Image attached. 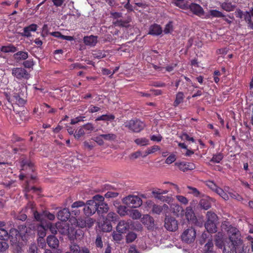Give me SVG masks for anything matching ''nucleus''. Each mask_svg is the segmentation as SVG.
<instances>
[{
	"mask_svg": "<svg viewBox=\"0 0 253 253\" xmlns=\"http://www.w3.org/2000/svg\"><path fill=\"white\" fill-rule=\"evenodd\" d=\"M222 227L227 231L229 242L224 246V234L221 232H218L215 235L216 246L220 249L224 247L223 253H240L243 243L240 232L237 228L233 227L228 222L223 223Z\"/></svg>",
	"mask_w": 253,
	"mask_h": 253,
	"instance_id": "obj_1",
	"label": "nucleus"
},
{
	"mask_svg": "<svg viewBox=\"0 0 253 253\" xmlns=\"http://www.w3.org/2000/svg\"><path fill=\"white\" fill-rule=\"evenodd\" d=\"M104 200V197L100 195H96L94 196L91 200H88L86 202V206L83 209L84 214L89 216L96 212L97 210V206H98V201L101 202Z\"/></svg>",
	"mask_w": 253,
	"mask_h": 253,
	"instance_id": "obj_2",
	"label": "nucleus"
},
{
	"mask_svg": "<svg viewBox=\"0 0 253 253\" xmlns=\"http://www.w3.org/2000/svg\"><path fill=\"white\" fill-rule=\"evenodd\" d=\"M20 89H21V92L13 93L12 97L7 93H5V98L8 102L9 105V106L7 107L10 110H11V108H13V104L14 103L19 106H23L25 104V100L22 98L21 96L24 95V92L27 90V87L23 85V87L20 88Z\"/></svg>",
	"mask_w": 253,
	"mask_h": 253,
	"instance_id": "obj_3",
	"label": "nucleus"
},
{
	"mask_svg": "<svg viewBox=\"0 0 253 253\" xmlns=\"http://www.w3.org/2000/svg\"><path fill=\"white\" fill-rule=\"evenodd\" d=\"M20 166L21 171L30 173L29 176L30 177V180H34L36 179V175L32 174L35 170V166L30 160L25 156H22L20 158Z\"/></svg>",
	"mask_w": 253,
	"mask_h": 253,
	"instance_id": "obj_4",
	"label": "nucleus"
},
{
	"mask_svg": "<svg viewBox=\"0 0 253 253\" xmlns=\"http://www.w3.org/2000/svg\"><path fill=\"white\" fill-rule=\"evenodd\" d=\"M11 74L18 81H27L30 78L29 72L23 67L12 68Z\"/></svg>",
	"mask_w": 253,
	"mask_h": 253,
	"instance_id": "obj_5",
	"label": "nucleus"
},
{
	"mask_svg": "<svg viewBox=\"0 0 253 253\" xmlns=\"http://www.w3.org/2000/svg\"><path fill=\"white\" fill-rule=\"evenodd\" d=\"M125 127L134 132H139L144 127V123L138 119H132L125 124Z\"/></svg>",
	"mask_w": 253,
	"mask_h": 253,
	"instance_id": "obj_6",
	"label": "nucleus"
},
{
	"mask_svg": "<svg viewBox=\"0 0 253 253\" xmlns=\"http://www.w3.org/2000/svg\"><path fill=\"white\" fill-rule=\"evenodd\" d=\"M123 203L129 207L136 208L142 205V201L137 196L128 195L123 199Z\"/></svg>",
	"mask_w": 253,
	"mask_h": 253,
	"instance_id": "obj_7",
	"label": "nucleus"
},
{
	"mask_svg": "<svg viewBox=\"0 0 253 253\" xmlns=\"http://www.w3.org/2000/svg\"><path fill=\"white\" fill-rule=\"evenodd\" d=\"M181 239L186 243L193 242L196 238V231L193 228H188L182 234Z\"/></svg>",
	"mask_w": 253,
	"mask_h": 253,
	"instance_id": "obj_8",
	"label": "nucleus"
},
{
	"mask_svg": "<svg viewBox=\"0 0 253 253\" xmlns=\"http://www.w3.org/2000/svg\"><path fill=\"white\" fill-rule=\"evenodd\" d=\"M165 227L169 231H175L178 228L177 221L172 216L166 215L165 219Z\"/></svg>",
	"mask_w": 253,
	"mask_h": 253,
	"instance_id": "obj_9",
	"label": "nucleus"
},
{
	"mask_svg": "<svg viewBox=\"0 0 253 253\" xmlns=\"http://www.w3.org/2000/svg\"><path fill=\"white\" fill-rule=\"evenodd\" d=\"M35 226L31 225V227H27L24 225H20L18 226V229L20 231V236L24 240L26 239L28 236L33 234L34 232V228Z\"/></svg>",
	"mask_w": 253,
	"mask_h": 253,
	"instance_id": "obj_10",
	"label": "nucleus"
},
{
	"mask_svg": "<svg viewBox=\"0 0 253 253\" xmlns=\"http://www.w3.org/2000/svg\"><path fill=\"white\" fill-rule=\"evenodd\" d=\"M131 221L130 220H121L117 224L116 229L119 233H126L130 228Z\"/></svg>",
	"mask_w": 253,
	"mask_h": 253,
	"instance_id": "obj_11",
	"label": "nucleus"
},
{
	"mask_svg": "<svg viewBox=\"0 0 253 253\" xmlns=\"http://www.w3.org/2000/svg\"><path fill=\"white\" fill-rule=\"evenodd\" d=\"M175 165L177 166L180 170L184 172L188 170H192L196 168L195 165L193 163L188 162H176Z\"/></svg>",
	"mask_w": 253,
	"mask_h": 253,
	"instance_id": "obj_12",
	"label": "nucleus"
},
{
	"mask_svg": "<svg viewBox=\"0 0 253 253\" xmlns=\"http://www.w3.org/2000/svg\"><path fill=\"white\" fill-rule=\"evenodd\" d=\"M142 223L146 226L149 230H153L155 228V220L153 217L148 214L144 215L141 220Z\"/></svg>",
	"mask_w": 253,
	"mask_h": 253,
	"instance_id": "obj_13",
	"label": "nucleus"
},
{
	"mask_svg": "<svg viewBox=\"0 0 253 253\" xmlns=\"http://www.w3.org/2000/svg\"><path fill=\"white\" fill-rule=\"evenodd\" d=\"M57 229L61 234L68 235L70 237V229L69 225L65 222L57 223Z\"/></svg>",
	"mask_w": 253,
	"mask_h": 253,
	"instance_id": "obj_14",
	"label": "nucleus"
},
{
	"mask_svg": "<svg viewBox=\"0 0 253 253\" xmlns=\"http://www.w3.org/2000/svg\"><path fill=\"white\" fill-rule=\"evenodd\" d=\"M30 175V173L24 172V171H21V173L20 174L19 177V179L21 180H24V178H26L27 180V184L26 185V189L27 190L30 191L31 190H34V191H38L39 189L35 186H30L29 184V183L31 182L32 181V180H30V177L29 176Z\"/></svg>",
	"mask_w": 253,
	"mask_h": 253,
	"instance_id": "obj_15",
	"label": "nucleus"
},
{
	"mask_svg": "<svg viewBox=\"0 0 253 253\" xmlns=\"http://www.w3.org/2000/svg\"><path fill=\"white\" fill-rule=\"evenodd\" d=\"M71 212L67 208H64L57 213V218L61 221H66L70 218Z\"/></svg>",
	"mask_w": 253,
	"mask_h": 253,
	"instance_id": "obj_16",
	"label": "nucleus"
},
{
	"mask_svg": "<svg viewBox=\"0 0 253 253\" xmlns=\"http://www.w3.org/2000/svg\"><path fill=\"white\" fill-rule=\"evenodd\" d=\"M104 200L101 202L98 201V206H97V213L99 215H103V214L106 213L109 210V207L107 204L105 203Z\"/></svg>",
	"mask_w": 253,
	"mask_h": 253,
	"instance_id": "obj_17",
	"label": "nucleus"
},
{
	"mask_svg": "<svg viewBox=\"0 0 253 253\" xmlns=\"http://www.w3.org/2000/svg\"><path fill=\"white\" fill-rule=\"evenodd\" d=\"M38 25L36 24H32L23 28V33L21 34L22 36L29 38L31 36V32H35L37 30Z\"/></svg>",
	"mask_w": 253,
	"mask_h": 253,
	"instance_id": "obj_18",
	"label": "nucleus"
},
{
	"mask_svg": "<svg viewBox=\"0 0 253 253\" xmlns=\"http://www.w3.org/2000/svg\"><path fill=\"white\" fill-rule=\"evenodd\" d=\"M46 242L52 249H56L59 246V240L54 235H50L47 237Z\"/></svg>",
	"mask_w": 253,
	"mask_h": 253,
	"instance_id": "obj_19",
	"label": "nucleus"
},
{
	"mask_svg": "<svg viewBox=\"0 0 253 253\" xmlns=\"http://www.w3.org/2000/svg\"><path fill=\"white\" fill-rule=\"evenodd\" d=\"M162 29L161 26L155 24L151 25L149 28L148 34L153 36H158L162 34Z\"/></svg>",
	"mask_w": 253,
	"mask_h": 253,
	"instance_id": "obj_20",
	"label": "nucleus"
},
{
	"mask_svg": "<svg viewBox=\"0 0 253 253\" xmlns=\"http://www.w3.org/2000/svg\"><path fill=\"white\" fill-rule=\"evenodd\" d=\"M13 141L15 142H21L20 144L18 146V147H16L13 148V152L14 154L17 153L18 152H24L26 150V148L24 143L23 140L20 137H16L15 140H13Z\"/></svg>",
	"mask_w": 253,
	"mask_h": 253,
	"instance_id": "obj_21",
	"label": "nucleus"
},
{
	"mask_svg": "<svg viewBox=\"0 0 253 253\" xmlns=\"http://www.w3.org/2000/svg\"><path fill=\"white\" fill-rule=\"evenodd\" d=\"M97 38L96 36L91 35L90 36L84 37V42L86 45L93 46L97 43Z\"/></svg>",
	"mask_w": 253,
	"mask_h": 253,
	"instance_id": "obj_22",
	"label": "nucleus"
},
{
	"mask_svg": "<svg viewBox=\"0 0 253 253\" xmlns=\"http://www.w3.org/2000/svg\"><path fill=\"white\" fill-rule=\"evenodd\" d=\"M200 207L205 210H208L211 207V199L209 197H207L205 198H202L199 202Z\"/></svg>",
	"mask_w": 253,
	"mask_h": 253,
	"instance_id": "obj_23",
	"label": "nucleus"
},
{
	"mask_svg": "<svg viewBox=\"0 0 253 253\" xmlns=\"http://www.w3.org/2000/svg\"><path fill=\"white\" fill-rule=\"evenodd\" d=\"M189 8L196 15H200L204 13V10L199 4L192 3L190 5Z\"/></svg>",
	"mask_w": 253,
	"mask_h": 253,
	"instance_id": "obj_24",
	"label": "nucleus"
},
{
	"mask_svg": "<svg viewBox=\"0 0 253 253\" xmlns=\"http://www.w3.org/2000/svg\"><path fill=\"white\" fill-rule=\"evenodd\" d=\"M185 217L188 221H194L196 219V216L192 207H188L186 208Z\"/></svg>",
	"mask_w": 253,
	"mask_h": 253,
	"instance_id": "obj_25",
	"label": "nucleus"
},
{
	"mask_svg": "<svg viewBox=\"0 0 253 253\" xmlns=\"http://www.w3.org/2000/svg\"><path fill=\"white\" fill-rule=\"evenodd\" d=\"M205 227L209 233H215L216 230V222H207L205 224Z\"/></svg>",
	"mask_w": 253,
	"mask_h": 253,
	"instance_id": "obj_26",
	"label": "nucleus"
},
{
	"mask_svg": "<svg viewBox=\"0 0 253 253\" xmlns=\"http://www.w3.org/2000/svg\"><path fill=\"white\" fill-rule=\"evenodd\" d=\"M14 57L17 61L24 60L28 57V53L26 51H18L14 54Z\"/></svg>",
	"mask_w": 253,
	"mask_h": 253,
	"instance_id": "obj_27",
	"label": "nucleus"
},
{
	"mask_svg": "<svg viewBox=\"0 0 253 253\" xmlns=\"http://www.w3.org/2000/svg\"><path fill=\"white\" fill-rule=\"evenodd\" d=\"M184 95L183 92L179 91L176 94L175 99L173 102V106L177 107L180 103L183 102Z\"/></svg>",
	"mask_w": 253,
	"mask_h": 253,
	"instance_id": "obj_28",
	"label": "nucleus"
},
{
	"mask_svg": "<svg viewBox=\"0 0 253 253\" xmlns=\"http://www.w3.org/2000/svg\"><path fill=\"white\" fill-rule=\"evenodd\" d=\"M118 218L119 216L118 214L113 212H110L108 213L106 218V223H107L108 222L110 223L111 222H115L117 221Z\"/></svg>",
	"mask_w": 253,
	"mask_h": 253,
	"instance_id": "obj_29",
	"label": "nucleus"
},
{
	"mask_svg": "<svg viewBox=\"0 0 253 253\" xmlns=\"http://www.w3.org/2000/svg\"><path fill=\"white\" fill-rule=\"evenodd\" d=\"M130 20H123L122 19H117L115 21L113 22L114 24L116 26H120L122 27H128L129 25Z\"/></svg>",
	"mask_w": 253,
	"mask_h": 253,
	"instance_id": "obj_30",
	"label": "nucleus"
},
{
	"mask_svg": "<svg viewBox=\"0 0 253 253\" xmlns=\"http://www.w3.org/2000/svg\"><path fill=\"white\" fill-rule=\"evenodd\" d=\"M208 18H213V17H224V15L223 14V13L216 9L214 10H210L209 12V14L208 15Z\"/></svg>",
	"mask_w": 253,
	"mask_h": 253,
	"instance_id": "obj_31",
	"label": "nucleus"
},
{
	"mask_svg": "<svg viewBox=\"0 0 253 253\" xmlns=\"http://www.w3.org/2000/svg\"><path fill=\"white\" fill-rule=\"evenodd\" d=\"M115 117L113 114H106V115H102L98 117L96 119V121H111L115 119Z\"/></svg>",
	"mask_w": 253,
	"mask_h": 253,
	"instance_id": "obj_32",
	"label": "nucleus"
},
{
	"mask_svg": "<svg viewBox=\"0 0 253 253\" xmlns=\"http://www.w3.org/2000/svg\"><path fill=\"white\" fill-rule=\"evenodd\" d=\"M187 188L190 190L188 193L193 195L194 197H201L203 196V194L196 188L190 186H188Z\"/></svg>",
	"mask_w": 253,
	"mask_h": 253,
	"instance_id": "obj_33",
	"label": "nucleus"
},
{
	"mask_svg": "<svg viewBox=\"0 0 253 253\" xmlns=\"http://www.w3.org/2000/svg\"><path fill=\"white\" fill-rule=\"evenodd\" d=\"M20 236V231L15 228H11L8 232V239L11 237L12 239L17 240V237Z\"/></svg>",
	"mask_w": 253,
	"mask_h": 253,
	"instance_id": "obj_34",
	"label": "nucleus"
},
{
	"mask_svg": "<svg viewBox=\"0 0 253 253\" xmlns=\"http://www.w3.org/2000/svg\"><path fill=\"white\" fill-rule=\"evenodd\" d=\"M207 222H216L217 221V216L213 212L209 211L207 212L206 214Z\"/></svg>",
	"mask_w": 253,
	"mask_h": 253,
	"instance_id": "obj_35",
	"label": "nucleus"
},
{
	"mask_svg": "<svg viewBox=\"0 0 253 253\" xmlns=\"http://www.w3.org/2000/svg\"><path fill=\"white\" fill-rule=\"evenodd\" d=\"M170 210L174 214L178 215L183 211L182 208L178 204H174L170 206Z\"/></svg>",
	"mask_w": 253,
	"mask_h": 253,
	"instance_id": "obj_36",
	"label": "nucleus"
},
{
	"mask_svg": "<svg viewBox=\"0 0 253 253\" xmlns=\"http://www.w3.org/2000/svg\"><path fill=\"white\" fill-rule=\"evenodd\" d=\"M158 195H155V198L160 200V201L166 202L168 204H169L170 203L172 202V198L171 196H164L163 195H161L160 193H158Z\"/></svg>",
	"mask_w": 253,
	"mask_h": 253,
	"instance_id": "obj_37",
	"label": "nucleus"
},
{
	"mask_svg": "<svg viewBox=\"0 0 253 253\" xmlns=\"http://www.w3.org/2000/svg\"><path fill=\"white\" fill-rule=\"evenodd\" d=\"M213 244L212 240H209L204 247V253H214L213 251Z\"/></svg>",
	"mask_w": 253,
	"mask_h": 253,
	"instance_id": "obj_38",
	"label": "nucleus"
},
{
	"mask_svg": "<svg viewBox=\"0 0 253 253\" xmlns=\"http://www.w3.org/2000/svg\"><path fill=\"white\" fill-rule=\"evenodd\" d=\"M0 50L2 52L7 53V52H15L17 51V48L12 45H8V46H2Z\"/></svg>",
	"mask_w": 253,
	"mask_h": 253,
	"instance_id": "obj_39",
	"label": "nucleus"
},
{
	"mask_svg": "<svg viewBox=\"0 0 253 253\" xmlns=\"http://www.w3.org/2000/svg\"><path fill=\"white\" fill-rule=\"evenodd\" d=\"M223 158V155L221 153H218L213 155L210 162L213 163H219Z\"/></svg>",
	"mask_w": 253,
	"mask_h": 253,
	"instance_id": "obj_40",
	"label": "nucleus"
},
{
	"mask_svg": "<svg viewBox=\"0 0 253 253\" xmlns=\"http://www.w3.org/2000/svg\"><path fill=\"white\" fill-rule=\"evenodd\" d=\"M105 140L113 141L117 139V136L116 134L114 133H108L101 134Z\"/></svg>",
	"mask_w": 253,
	"mask_h": 253,
	"instance_id": "obj_41",
	"label": "nucleus"
},
{
	"mask_svg": "<svg viewBox=\"0 0 253 253\" xmlns=\"http://www.w3.org/2000/svg\"><path fill=\"white\" fill-rule=\"evenodd\" d=\"M149 140L146 138H138L134 140V142L139 146H146L149 144Z\"/></svg>",
	"mask_w": 253,
	"mask_h": 253,
	"instance_id": "obj_42",
	"label": "nucleus"
},
{
	"mask_svg": "<svg viewBox=\"0 0 253 253\" xmlns=\"http://www.w3.org/2000/svg\"><path fill=\"white\" fill-rule=\"evenodd\" d=\"M221 6L222 9H223L224 10H225L227 11H231L233 10L234 8V6H233V5L232 4V3L231 2H223L221 4Z\"/></svg>",
	"mask_w": 253,
	"mask_h": 253,
	"instance_id": "obj_43",
	"label": "nucleus"
},
{
	"mask_svg": "<svg viewBox=\"0 0 253 253\" xmlns=\"http://www.w3.org/2000/svg\"><path fill=\"white\" fill-rule=\"evenodd\" d=\"M0 239L6 241L8 239V232L4 227L0 229Z\"/></svg>",
	"mask_w": 253,
	"mask_h": 253,
	"instance_id": "obj_44",
	"label": "nucleus"
},
{
	"mask_svg": "<svg viewBox=\"0 0 253 253\" xmlns=\"http://www.w3.org/2000/svg\"><path fill=\"white\" fill-rule=\"evenodd\" d=\"M161 148L158 145H154L152 147L148 148L145 152L146 155L147 156L148 155L154 153L155 152L160 150Z\"/></svg>",
	"mask_w": 253,
	"mask_h": 253,
	"instance_id": "obj_45",
	"label": "nucleus"
},
{
	"mask_svg": "<svg viewBox=\"0 0 253 253\" xmlns=\"http://www.w3.org/2000/svg\"><path fill=\"white\" fill-rule=\"evenodd\" d=\"M137 237L136 234L132 232H129L126 236V242L127 243L133 242Z\"/></svg>",
	"mask_w": 253,
	"mask_h": 253,
	"instance_id": "obj_46",
	"label": "nucleus"
},
{
	"mask_svg": "<svg viewBox=\"0 0 253 253\" xmlns=\"http://www.w3.org/2000/svg\"><path fill=\"white\" fill-rule=\"evenodd\" d=\"M8 245L6 241L0 239V252L4 253L8 249Z\"/></svg>",
	"mask_w": 253,
	"mask_h": 253,
	"instance_id": "obj_47",
	"label": "nucleus"
},
{
	"mask_svg": "<svg viewBox=\"0 0 253 253\" xmlns=\"http://www.w3.org/2000/svg\"><path fill=\"white\" fill-rule=\"evenodd\" d=\"M225 200H228V195L223 191L222 189L218 187L215 192Z\"/></svg>",
	"mask_w": 253,
	"mask_h": 253,
	"instance_id": "obj_48",
	"label": "nucleus"
},
{
	"mask_svg": "<svg viewBox=\"0 0 253 253\" xmlns=\"http://www.w3.org/2000/svg\"><path fill=\"white\" fill-rule=\"evenodd\" d=\"M85 133V132L84 130V128L82 126L75 131L74 136L76 139H79L81 137L84 136Z\"/></svg>",
	"mask_w": 253,
	"mask_h": 253,
	"instance_id": "obj_49",
	"label": "nucleus"
},
{
	"mask_svg": "<svg viewBox=\"0 0 253 253\" xmlns=\"http://www.w3.org/2000/svg\"><path fill=\"white\" fill-rule=\"evenodd\" d=\"M85 203L82 201H78L74 202L71 205V209H79L80 208L84 207Z\"/></svg>",
	"mask_w": 253,
	"mask_h": 253,
	"instance_id": "obj_50",
	"label": "nucleus"
},
{
	"mask_svg": "<svg viewBox=\"0 0 253 253\" xmlns=\"http://www.w3.org/2000/svg\"><path fill=\"white\" fill-rule=\"evenodd\" d=\"M86 133H89L94 129L93 125L91 123H87L82 126Z\"/></svg>",
	"mask_w": 253,
	"mask_h": 253,
	"instance_id": "obj_51",
	"label": "nucleus"
},
{
	"mask_svg": "<svg viewBox=\"0 0 253 253\" xmlns=\"http://www.w3.org/2000/svg\"><path fill=\"white\" fill-rule=\"evenodd\" d=\"M163 211V208L158 205L154 204L153 205L152 211L153 213L160 214Z\"/></svg>",
	"mask_w": 253,
	"mask_h": 253,
	"instance_id": "obj_52",
	"label": "nucleus"
},
{
	"mask_svg": "<svg viewBox=\"0 0 253 253\" xmlns=\"http://www.w3.org/2000/svg\"><path fill=\"white\" fill-rule=\"evenodd\" d=\"M206 185L214 192H215L219 187L213 181L211 180L206 181Z\"/></svg>",
	"mask_w": 253,
	"mask_h": 253,
	"instance_id": "obj_53",
	"label": "nucleus"
},
{
	"mask_svg": "<svg viewBox=\"0 0 253 253\" xmlns=\"http://www.w3.org/2000/svg\"><path fill=\"white\" fill-rule=\"evenodd\" d=\"M122 234L123 233H119V232L117 233L115 231H114L112 234V237H113L114 240H115V241H117V242H119V241H121L122 239H123Z\"/></svg>",
	"mask_w": 253,
	"mask_h": 253,
	"instance_id": "obj_54",
	"label": "nucleus"
},
{
	"mask_svg": "<svg viewBox=\"0 0 253 253\" xmlns=\"http://www.w3.org/2000/svg\"><path fill=\"white\" fill-rule=\"evenodd\" d=\"M176 198L182 204L186 205L188 203V200L183 196L177 195Z\"/></svg>",
	"mask_w": 253,
	"mask_h": 253,
	"instance_id": "obj_55",
	"label": "nucleus"
},
{
	"mask_svg": "<svg viewBox=\"0 0 253 253\" xmlns=\"http://www.w3.org/2000/svg\"><path fill=\"white\" fill-rule=\"evenodd\" d=\"M34 216L37 221H42L44 218L43 212L42 214H41L37 211H34Z\"/></svg>",
	"mask_w": 253,
	"mask_h": 253,
	"instance_id": "obj_56",
	"label": "nucleus"
},
{
	"mask_svg": "<svg viewBox=\"0 0 253 253\" xmlns=\"http://www.w3.org/2000/svg\"><path fill=\"white\" fill-rule=\"evenodd\" d=\"M37 227L39 236L42 238L44 237L46 235V233L43 226L42 225H39Z\"/></svg>",
	"mask_w": 253,
	"mask_h": 253,
	"instance_id": "obj_57",
	"label": "nucleus"
},
{
	"mask_svg": "<svg viewBox=\"0 0 253 253\" xmlns=\"http://www.w3.org/2000/svg\"><path fill=\"white\" fill-rule=\"evenodd\" d=\"M81 248L79 245L74 244L70 246V250L72 253H79Z\"/></svg>",
	"mask_w": 253,
	"mask_h": 253,
	"instance_id": "obj_58",
	"label": "nucleus"
},
{
	"mask_svg": "<svg viewBox=\"0 0 253 253\" xmlns=\"http://www.w3.org/2000/svg\"><path fill=\"white\" fill-rule=\"evenodd\" d=\"M93 56L94 58L97 59H101L105 57L106 54L105 53L102 52L101 51H94L93 53Z\"/></svg>",
	"mask_w": 253,
	"mask_h": 253,
	"instance_id": "obj_59",
	"label": "nucleus"
},
{
	"mask_svg": "<svg viewBox=\"0 0 253 253\" xmlns=\"http://www.w3.org/2000/svg\"><path fill=\"white\" fill-rule=\"evenodd\" d=\"M176 160L175 155L174 154L170 155L166 160L165 163L167 164H170Z\"/></svg>",
	"mask_w": 253,
	"mask_h": 253,
	"instance_id": "obj_60",
	"label": "nucleus"
},
{
	"mask_svg": "<svg viewBox=\"0 0 253 253\" xmlns=\"http://www.w3.org/2000/svg\"><path fill=\"white\" fill-rule=\"evenodd\" d=\"M95 244L97 248H102L103 247V242L102 241L101 237L100 236L98 235L97 236Z\"/></svg>",
	"mask_w": 253,
	"mask_h": 253,
	"instance_id": "obj_61",
	"label": "nucleus"
},
{
	"mask_svg": "<svg viewBox=\"0 0 253 253\" xmlns=\"http://www.w3.org/2000/svg\"><path fill=\"white\" fill-rule=\"evenodd\" d=\"M131 215L133 219H139L141 216V214L137 210H132Z\"/></svg>",
	"mask_w": 253,
	"mask_h": 253,
	"instance_id": "obj_62",
	"label": "nucleus"
},
{
	"mask_svg": "<svg viewBox=\"0 0 253 253\" xmlns=\"http://www.w3.org/2000/svg\"><path fill=\"white\" fill-rule=\"evenodd\" d=\"M44 217H46L50 220H53L55 219L54 214L49 212L48 211H43Z\"/></svg>",
	"mask_w": 253,
	"mask_h": 253,
	"instance_id": "obj_63",
	"label": "nucleus"
},
{
	"mask_svg": "<svg viewBox=\"0 0 253 253\" xmlns=\"http://www.w3.org/2000/svg\"><path fill=\"white\" fill-rule=\"evenodd\" d=\"M28 253H38V247L35 244L30 245L29 248Z\"/></svg>",
	"mask_w": 253,
	"mask_h": 253,
	"instance_id": "obj_64",
	"label": "nucleus"
}]
</instances>
